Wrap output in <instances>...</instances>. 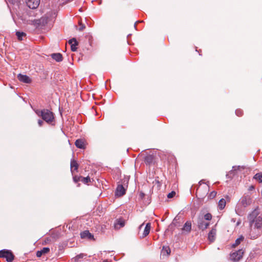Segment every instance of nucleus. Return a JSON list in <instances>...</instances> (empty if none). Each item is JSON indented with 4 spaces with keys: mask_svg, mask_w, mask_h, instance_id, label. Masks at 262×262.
<instances>
[{
    "mask_svg": "<svg viewBox=\"0 0 262 262\" xmlns=\"http://www.w3.org/2000/svg\"><path fill=\"white\" fill-rule=\"evenodd\" d=\"M16 35L19 40H22L23 37L26 36V34L23 32L17 31L16 32Z\"/></svg>",
    "mask_w": 262,
    "mask_h": 262,
    "instance_id": "obj_24",
    "label": "nucleus"
},
{
    "mask_svg": "<svg viewBox=\"0 0 262 262\" xmlns=\"http://www.w3.org/2000/svg\"><path fill=\"white\" fill-rule=\"evenodd\" d=\"M252 199L249 195L244 196L242 198L241 203L244 207H247L251 204Z\"/></svg>",
    "mask_w": 262,
    "mask_h": 262,
    "instance_id": "obj_9",
    "label": "nucleus"
},
{
    "mask_svg": "<svg viewBox=\"0 0 262 262\" xmlns=\"http://www.w3.org/2000/svg\"><path fill=\"white\" fill-rule=\"evenodd\" d=\"M128 180L124 179L122 180V184H119L116 190V195L122 196L125 194L126 189L127 187Z\"/></svg>",
    "mask_w": 262,
    "mask_h": 262,
    "instance_id": "obj_3",
    "label": "nucleus"
},
{
    "mask_svg": "<svg viewBox=\"0 0 262 262\" xmlns=\"http://www.w3.org/2000/svg\"><path fill=\"white\" fill-rule=\"evenodd\" d=\"M183 233L188 234L191 230V223L190 221H187L182 229Z\"/></svg>",
    "mask_w": 262,
    "mask_h": 262,
    "instance_id": "obj_11",
    "label": "nucleus"
},
{
    "mask_svg": "<svg viewBox=\"0 0 262 262\" xmlns=\"http://www.w3.org/2000/svg\"><path fill=\"white\" fill-rule=\"evenodd\" d=\"M17 78L20 81L24 83H30L31 82L30 77L26 75L19 74L17 75Z\"/></svg>",
    "mask_w": 262,
    "mask_h": 262,
    "instance_id": "obj_12",
    "label": "nucleus"
},
{
    "mask_svg": "<svg viewBox=\"0 0 262 262\" xmlns=\"http://www.w3.org/2000/svg\"><path fill=\"white\" fill-rule=\"evenodd\" d=\"M235 114L237 116L241 117L243 115V112L241 109H237L235 111Z\"/></svg>",
    "mask_w": 262,
    "mask_h": 262,
    "instance_id": "obj_34",
    "label": "nucleus"
},
{
    "mask_svg": "<svg viewBox=\"0 0 262 262\" xmlns=\"http://www.w3.org/2000/svg\"><path fill=\"white\" fill-rule=\"evenodd\" d=\"M75 146L79 148L84 149L85 146L84 141L82 139H77L75 143Z\"/></svg>",
    "mask_w": 262,
    "mask_h": 262,
    "instance_id": "obj_17",
    "label": "nucleus"
},
{
    "mask_svg": "<svg viewBox=\"0 0 262 262\" xmlns=\"http://www.w3.org/2000/svg\"><path fill=\"white\" fill-rule=\"evenodd\" d=\"M204 180H201L199 182V186L196 189V195L200 197H204L209 191V186L205 185L204 186H201L202 184H204Z\"/></svg>",
    "mask_w": 262,
    "mask_h": 262,
    "instance_id": "obj_4",
    "label": "nucleus"
},
{
    "mask_svg": "<svg viewBox=\"0 0 262 262\" xmlns=\"http://www.w3.org/2000/svg\"><path fill=\"white\" fill-rule=\"evenodd\" d=\"M49 18L46 16H43L39 19L40 24L45 25L48 23Z\"/></svg>",
    "mask_w": 262,
    "mask_h": 262,
    "instance_id": "obj_29",
    "label": "nucleus"
},
{
    "mask_svg": "<svg viewBox=\"0 0 262 262\" xmlns=\"http://www.w3.org/2000/svg\"><path fill=\"white\" fill-rule=\"evenodd\" d=\"M150 230V224L148 223L146 225V226L145 227L142 237L143 238V237L146 236L149 233Z\"/></svg>",
    "mask_w": 262,
    "mask_h": 262,
    "instance_id": "obj_20",
    "label": "nucleus"
},
{
    "mask_svg": "<svg viewBox=\"0 0 262 262\" xmlns=\"http://www.w3.org/2000/svg\"><path fill=\"white\" fill-rule=\"evenodd\" d=\"M226 205V202L225 199H221L218 203V207L220 210L223 209Z\"/></svg>",
    "mask_w": 262,
    "mask_h": 262,
    "instance_id": "obj_23",
    "label": "nucleus"
},
{
    "mask_svg": "<svg viewBox=\"0 0 262 262\" xmlns=\"http://www.w3.org/2000/svg\"><path fill=\"white\" fill-rule=\"evenodd\" d=\"M50 251V249L48 247H44L41 250L36 252V256L37 257H41L43 254H46Z\"/></svg>",
    "mask_w": 262,
    "mask_h": 262,
    "instance_id": "obj_18",
    "label": "nucleus"
},
{
    "mask_svg": "<svg viewBox=\"0 0 262 262\" xmlns=\"http://www.w3.org/2000/svg\"><path fill=\"white\" fill-rule=\"evenodd\" d=\"M35 113L49 124H51L54 120V114L49 110H36Z\"/></svg>",
    "mask_w": 262,
    "mask_h": 262,
    "instance_id": "obj_2",
    "label": "nucleus"
},
{
    "mask_svg": "<svg viewBox=\"0 0 262 262\" xmlns=\"http://www.w3.org/2000/svg\"><path fill=\"white\" fill-rule=\"evenodd\" d=\"M140 197H141V198H142L144 196V194L143 193H142V192H141V193H140Z\"/></svg>",
    "mask_w": 262,
    "mask_h": 262,
    "instance_id": "obj_39",
    "label": "nucleus"
},
{
    "mask_svg": "<svg viewBox=\"0 0 262 262\" xmlns=\"http://www.w3.org/2000/svg\"><path fill=\"white\" fill-rule=\"evenodd\" d=\"M81 181L84 184H87L91 181L90 178L88 176L86 177H82L81 178Z\"/></svg>",
    "mask_w": 262,
    "mask_h": 262,
    "instance_id": "obj_31",
    "label": "nucleus"
},
{
    "mask_svg": "<svg viewBox=\"0 0 262 262\" xmlns=\"http://www.w3.org/2000/svg\"><path fill=\"white\" fill-rule=\"evenodd\" d=\"M38 124L39 126H42V125L43 124V122L42 120L39 119L38 121Z\"/></svg>",
    "mask_w": 262,
    "mask_h": 262,
    "instance_id": "obj_36",
    "label": "nucleus"
},
{
    "mask_svg": "<svg viewBox=\"0 0 262 262\" xmlns=\"http://www.w3.org/2000/svg\"><path fill=\"white\" fill-rule=\"evenodd\" d=\"M198 228L202 230L206 229L210 224L208 222H205L203 218H199L198 222Z\"/></svg>",
    "mask_w": 262,
    "mask_h": 262,
    "instance_id": "obj_10",
    "label": "nucleus"
},
{
    "mask_svg": "<svg viewBox=\"0 0 262 262\" xmlns=\"http://www.w3.org/2000/svg\"><path fill=\"white\" fill-rule=\"evenodd\" d=\"M0 257L5 258L8 262H12L14 256L11 251L3 250L0 251Z\"/></svg>",
    "mask_w": 262,
    "mask_h": 262,
    "instance_id": "obj_5",
    "label": "nucleus"
},
{
    "mask_svg": "<svg viewBox=\"0 0 262 262\" xmlns=\"http://www.w3.org/2000/svg\"><path fill=\"white\" fill-rule=\"evenodd\" d=\"M69 43L71 45V48L72 51H76L77 50L76 46L78 45V42L75 38H73L69 40Z\"/></svg>",
    "mask_w": 262,
    "mask_h": 262,
    "instance_id": "obj_16",
    "label": "nucleus"
},
{
    "mask_svg": "<svg viewBox=\"0 0 262 262\" xmlns=\"http://www.w3.org/2000/svg\"><path fill=\"white\" fill-rule=\"evenodd\" d=\"M253 178L257 181H258L259 183H262V173H257L254 176Z\"/></svg>",
    "mask_w": 262,
    "mask_h": 262,
    "instance_id": "obj_28",
    "label": "nucleus"
},
{
    "mask_svg": "<svg viewBox=\"0 0 262 262\" xmlns=\"http://www.w3.org/2000/svg\"><path fill=\"white\" fill-rule=\"evenodd\" d=\"M258 210H253L248 216L250 227L262 230V217L258 215Z\"/></svg>",
    "mask_w": 262,
    "mask_h": 262,
    "instance_id": "obj_1",
    "label": "nucleus"
},
{
    "mask_svg": "<svg viewBox=\"0 0 262 262\" xmlns=\"http://www.w3.org/2000/svg\"><path fill=\"white\" fill-rule=\"evenodd\" d=\"M241 168V167L240 166H235L233 167V170H236L237 169H239Z\"/></svg>",
    "mask_w": 262,
    "mask_h": 262,
    "instance_id": "obj_38",
    "label": "nucleus"
},
{
    "mask_svg": "<svg viewBox=\"0 0 262 262\" xmlns=\"http://www.w3.org/2000/svg\"><path fill=\"white\" fill-rule=\"evenodd\" d=\"M204 218L205 220L210 221L212 219V215L209 213H206L204 215Z\"/></svg>",
    "mask_w": 262,
    "mask_h": 262,
    "instance_id": "obj_32",
    "label": "nucleus"
},
{
    "mask_svg": "<svg viewBox=\"0 0 262 262\" xmlns=\"http://www.w3.org/2000/svg\"><path fill=\"white\" fill-rule=\"evenodd\" d=\"M254 188V186H251L249 187V190H253Z\"/></svg>",
    "mask_w": 262,
    "mask_h": 262,
    "instance_id": "obj_40",
    "label": "nucleus"
},
{
    "mask_svg": "<svg viewBox=\"0 0 262 262\" xmlns=\"http://www.w3.org/2000/svg\"><path fill=\"white\" fill-rule=\"evenodd\" d=\"M86 254L84 253H80L72 259V261L74 262H78L80 261L81 259H82L84 257L86 256Z\"/></svg>",
    "mask_w": 262,
    "mask_h": 262,
    "instance_id": "obj_22",
    "label": "nucleus"
},
{
    "mask_svg": "<svg viewBox=\"0 0 262 262\" xmlns=\"http://www.w3.org/2000/svg\"><path fill=\"white\" fill-rule=\"evenodd\" d=\"M154 160V156L151 155L146 156L144 158V161L146 164L150 165Z\"/></svg>",
    "mask_w": 262,
    "mask_h": 262,
    "instance_id": "obj_19",
    "label": "nucleus"
},
{
    "mask_svg": "<svg viewBox=\"0 0 262 262\" xmlns=\"http://www.w3.org/2000/svg\"><path fill=\"white\" fill-rule=\"evenodd\" d=\"M143 225H144V224H142V225H141L140 226V227H139V229H140V230H141V228L143 227Z\"/></svg>",
    "mask_w": 262,
    "mask_h": 262,
    "instance_id": "obj_41",
    "label": "nucleus"
},
{
    "mask_svg": "<svg viewBox=\"0 0 262 262\" xmlns=\"http://www.w3.org/2000/svg\"><path fill=\"white\" fill-rule=\"evenodd\" d=\"M81 178H82L81 176H77V175H75L73 173V181L75 183H77L78 182L81 181Z\"/></svg>",
    "mask_w": 262,
    "mask_h": 262,
    "instance_id": "obj_30",
    "label": "nucleus"
},
{
    "mask_svg": "<svg viewBox=\"0 0 262 262\" xmlns=\"http://www.w3.org/2000/svg\"><path fill=\"white\" fill-rule=\"evenodd\" d=\"M170 253V250L168 247H163L162 250V253L163 255H169Z\"/></svg>",
    "mask_w": 262,
    "mask_h": 262,
    "instance_id": "obj_27",
    "label": "nucleus"
},
{
    "mask_svg": "<svg viewBox=\"0 0 262 262\" xmlns=\"http://www.w3.org/2000/svg\"><path fill=\"white\" fill-rule=\"evenodd\" d=\"M244 253V250L243 249H240L231 253L230 255V258L234 262L238 261L243 257Z\"/></svg>",
    "mask_w": 262,
    "mask_h": 262,
    "instance_id": "obj_6",
    "label": "nucleus"
},
{
    "mask_svg": "<svg viewBox=\"0 0 262 262\" xmlns=\"http://www.w3.org/2000/svg\"><path fill=\"white\" fill-rule=\"evenodd\" d=\"M216 192L215 191H212L208 195V198L210 199H213L214 198H215V196H216Z\"/></svg>",
    "mask_w": 262,
    "mask_h": 262,
    "instance_id": "obj_33",
    "label": "nucleus"
},
{
    "mask_svg": "<svg viewBox=\"0 0 262 262\" xmlns=\"http://www.w3.org/2000/svg\"><path fill=\"white\" fill-rule=\"evenodd\" d=\"M244 237L243 236H240L239 238L236 239L235 243L233 244L232 247H235L241 244L243 241Z\"/></svg>",
    "mask_w": 262,
    "mask_h": 262,
    "instance_id": "obj_25",
    "label": "nucleus"
},
{
    "mask_svg": "<svg viewBox=\"0 0 262 262\" xmlns=\"http://www.w3.org/2000/svg\"><path fill=\"white\" fill-rule=\"evenodd\" d=\"M125 225L124 221L122 219H119L117 220V223L115 224V227L116 228H118V226L119 225V228L123 227Z\"/></svg>",
    "mask_w": 262,
    "mask_h": 262,
    "instance_id": "obj_26",
    "label": "nucleus"
},
{
    "mask_svg": "<svg viewBox=\"0 0 262 262\" xmlns=\"http://www.w3.org/2000/svg\"><path fill=\"white\" fill-rule=\"evenodd\" d=\"M51 56L53 59L56 61L59 62L62 60V55L60 53H54L51 55Z\"/></svg>",
    "mask_w": 262,
    "mask_h": 262,
    "instance_id": "obj_21",
    "label": "nucleus"
},
{
    "mask_svg": "<svg viewBox=\"0 0 262 262\" xmlns=\"http://www.w3.org/2000/svg\"><path fill=\"white\" fill-rule=\"evenodd\" d=\"M262 234V230L254 227H250L249 233L250 238L252 239H255L258 238Z\"/></svg>",
    "mask_w": 262,
    "mask_h": 262,
    "instance_id": "obj_7",
    "label": "nucleus"
},
{
    "mask_svg": "<svg viewBox=\"0 0 262 262\" xmlns=\"http://www.w3.org/2000/svg\"><path fill=\"white\" fill-rule=\"evenodd\" d=\"M176 195V192L174 191H172L170 193H169L167 195L168 198H172Z\"/></svg>",
    "mask_w": 262,
    "mask_h": 262,
    "instance_id": "obj_35",
    "label": "nucleus"
},
{
    "mask_svg": "<svg viewBox=\"0 0 262 262\" xmlns=\"http://www.w3.org/2000/svg\"><path fill=\"white\" fill-rule=\"evenodd\" d=\"M27 6L30 9H36L40 4V0H26Z\"/></svg>",
    "mask_w": 262,
    "mask_h": 262,
    "instance_id": "obj_8",
    "label": "nucleus"
},
{
    "mask_svg": "<svg viewBox=\"0 0 262 262\" xmlns=\"http://www.w3.org/2000/svg\"><path fill=\"white\" fill-rule=\"evenodd\" d=\"M78 167L79 165L76 160L73 159L71 161V171L72 175H73L74 170L77 171Z\"/></svg>",
    "mask_w": 262,
    "mask_h": 262,
    "instance_id": "obj_15",
    "label": "nucleus"
},
{
    "mask_svg": "<svg viewBox=\"0 0 262 262\" xmlns=\"http://www.w3.org/2000/svg\"><path fill=\"white\" fill-rule=\"evenodd\" d=\"M216 233V230L215 228H212L211 231L208 233V239L210 242H213L215 239V235Z\"/></svg>",
    "mask_w": 262,
    "mask_h": 262,
    "instance_id": "obj_13",
    "label": "nucleus"
},
{
    "mask_svg": "<svg viewBox=\"0 0 262 262\" xmlns=\"http://www.w3.org/2000/svg\"><path fill=\"white\" fill-rule=\"evenodd\" d=\"M79 25L80 26V27L79 28V30L80 31H82L85 28V26L83 25H81V23H79Z\"/></svg>",
    "mask_w": 262,
    "mask_h": 262,
    "instance_id": "obj_37",
    "label": "nucleus"
},
{
    "mask_svg": "<svg viewBox=\"0 0 262 262\" xmlns=\"http://www.w3.org/2000/svg\"><path fill=\"white\" fill-rule=\"evenodd\" d=\"M81 238H88L89 239H94V236L89 231L85 230L80 234Z\"/></svg>",
    "mask_w": 262,
    "mask_h": 262,
    "instance_id": "obj_14",
    "label": "nucleus"
}]
</instances>
